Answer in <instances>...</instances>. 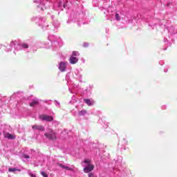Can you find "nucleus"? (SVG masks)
I'll return each mask as SVG.
<instances>
[{
    "label": "nucleus",
    "instance_id": "1",
    "mask_svg": "<svg viewBox=\"0 0 177 177\" xmlns=\"http://www.w3.org/2000/svg\"><path fill=\"white\" fill-rule=\"evenodd\" d=\"M84 164H87V165L83 169L85 174H89V172H92V171L95 169V166L91 164L92 160L90 159H84Z\"/></svg>",
    "mask_w": 177,
    "mask_h": 177
},
{
    "label": "nucleus",
    "instance_id": "2",
    "mask_svg": "<svg viewBox=\"0 0 177 177\" xmlns=\"http://www.w3.org/2000/svg\"><path fill=\"white\" fill-rule=\"evenodd\" d=\"M39 118L41 121H47L48 122H51V121H53V118L52 116L45 114L39 115Z\"/></svg>",
    "mask_w": 177,
    "mask_h": 177
},
{
    "label": "nucleus",
    "instance_id": "3",
    "mask_svg": "<svg viewBox=\"0 0 177 177\" xmlns=\"http://www.w3.org/2000/svg\"><path fill=\"white\" fill-rule=\"evenodd\" d=\"M44 136L50 140H56V139H57L56 137V133L53 131H51L50 133H46Z\"/></svg>",
    "mask_w": 177,
    "mask_h": 177
},
{
    "label": "nucleus",
    "instance_id": "4",
    "mask_svg": "<svg viewBox=\"0 0 177 177\" xmlns=\"http://www.w3.org/2000/svg\"><path fill=\"white\" fill-rule=\"evenodd\" d=\"M3 136L6 139H10V140H14L16 139V135L10 134V133L3 132Z\"/></svg>",
    "mask_w": 177,
    "mask_h": 177
},
{
    "label": "nucleus",
    "instance_id": "5",
    "mask_svg": "<svg viewBox=\"0 0 177 177\" xmlns=\"http://www.w3.org/2000/svg\"><path fill=\"white\" fill-rule=\"evenodd\" d=\"M67 66L66 62H62L59 63V70H60V71H62V73L66 71V68Z\"/></svg>",
    "mask_w": 177,
    "mask_h": 177
},
{
    "label": "nucleus",
    "instance_id": "6",
    "mask_svg": "<svg viewBox=\"0 0 177 177\" xmlns=\"http://www.w3.org/2000/svg\"><path fill=\"white\" fill-rule=\"evenodd\" d=\"M32 129H37V131H45V127L42 125H32Z\"/></svg>",
    "mask_w": 177,
    "mask_h": 177
},
{
    "label": "nucleus",
    "instance_id": "7",
    "mask_svg": "<svg viewBox=\"0 0 177 177\" xmlns=\"http://www.w3.org/2000/svg\"><path fill=\"white\" fill-rule=\"evenodd\" d=\"M69 62L71 64H75V63H78V58L75 57H71Z\"/></svg>",
    "mask_w": 177,
    "mask_h": 177
},
{
    "label": "nucleus",
    "instance_id": "8",
    "mask_svg": "<svg viewBox=\"0 0 177 177\" xmlns=\"http://www.w3.org/2000/svg\"><path fill=\"white\" fill-rule=\"evenodd\" d=\"M84 102L88 106H93V104H95V101L90 99H84Z\"/></svg>",
    "mask_w": 177,
    "mask_h": 177
},
{
    "label": "nucleus",
    "instance_id": "9",
    "mask_svg": "<svg viewBox=\"0 0 177 177\" xmlns=\"http://www.w3.org/2000/svg\"><path fill=\"white\" fill-rule=\"evenodd\" d=\"M57 165H59V167H61V168H63L64 169H66L67 171H74V169H73V168L71 167H68L66 165H64L62 164L58 163Z\"/></svg>",
    "mask_w": 177,
    "mask_h": 177
},
{
    "label": "nucleus",
    "instance_id": "10",
    "mask_svg": "<svg viewBox=\"0 0 177 177\" xmlns=\"http://www.w3.org/2000/svg\"><path fill=\"white\" fill-rule=\"evenodd\" d=\"M39 104V102L37 100H33L30 104L29 106L30 107H34V106H38Z\"/></svg>",
    "mask_w": 177,
    "mask_h": 177
},
{
    "label": "nucleus",
    "instance_id": "11",
    "mask_svg": "<svg viewBox=\"0 0 177 177\" xmlns=\"http://www.w3.org/2000/svg\"><path fill=\"white\" fill-rule=\"evenodd\" d=\"M16 171H18V172H20L21 170L20 169H16V168L8 169V172H12L13 174H15Z\"/></svg>",
    "mask_w": 177,
    "mask_h": 177
},
{
    "label": "nucleus",
    "instance_id": "12",
    "mask_svg": "<svg viewBox=\"0 0 177 177\" xmlns=\"http://www.w3.org/2000/svg\"><path fill=\"white\" fill-rule=\"evenodd\" d=\"M75 56H80L78 51H73L71 57H75Z\"/></svg>",
    "mask_w": 177,
    "mask_h": 177
},
{
    "label": "nucleus",
    "instance_id": "13",
    "mask_svg": "<svg viewBox=\"0 0 177 177\" xmlns=\"http://www.w3.org/2000/svg\"><path fill=\"white\" fill-rule=\"evenodd\" d=\"M85 114H86V111L85 110L79 112V115H85Z\"/></svg>",
    "mask_w": 177,
    "mask_h": 177
},
{
    "label": "nucleus",
    "instance_id": "14",
    "mask_svg": "<svg viewBox=\"0 0 177 177\" xmlns=\"http://www.w3.org/2000/svg\"><path fill=\"white\" fill-rule=\"evenodd\" d=\"M41 175L43 177H49V176H48L45 171H41Z\"/></svg>",
    "mask_w": 177,
    "mask_h": 177
},
{
    "label": "nucleus",
    "instance_id": "15",
    "mask_svg": "<svg viewBox=\"0 0 177 177\" xmlns=\"http://www.w3.org/2000/svg\"><path fill=\"white\" fill-rule=\"evenodd\" d=\"M115 19L116 20H118V21L120 20L121 18L120 17V15H118V13L115 14Z\"/></svg>",
    "mask_w": 177,
    "mask_h": 177
},
{
    "label": "nucleus",
    "instance_id": "16",
    "mask_svg": "<svg viewBox=\"0 0 177 177\" xmlns=\"http://www.w3.org/2000/svg\"><path fill=\"white\" fill-rule=\"evenodd\" d=\"M22 47H24V48H28V44H22Z\"/></svg>",
    "mask_w": 177,
    "mask_h": 177
},
{
    "label": "nucleus",
    "instance_id": "17",
    "mask_svg": "<svg viewBox=\"0 0 177 177\" xmlns=\"http://www.w3.org/2000/svg\"><path fill=\"white\" fill-rule=\"evenodd\" d=\"M88 177H95V175L93 174V173H89Z\"/></svg>",
    "mask_w": 177,
    "mask_h": 177
},
{
    "label": "nucleus",
    "instance_id": "18",
    "mask_svg": "<svg viewBox=\"0 0 177 177\" xmlns=\"http://www.w3.org/2000/svg\"><path fill=\"white\" fill-rule=\"evenodd\" d=\"M24 158H30L28 155H24Z\"/></svg>",
    "mask_w": 177,
    "mask_h": 177
},
{
    "label": "nucleus",
    "instance_id": "19",
    "mask_svg": "<svg viewBox=\"0 0 177 177\" xmlns=\"http://www.w3.org/2000/svg\"><path fill=\"white\" fill-rule=\"evenodd\" d=\"M30 176L31 177H37V176H35V174H30Z\"/></svg>",
    "mask_w": 177,
    "mask_h": 177
},
{
    "label": "nucleus",
    "instance_id": "20",
    "mask_svg": "<svg viewBox=\"0 0 177 177\" xmlns=\"http://www.w3.org/2000/svg\"><path fill=\"white\" fill-rule=\"evenodd\" d=\"M0 135H1V133H0Z\"/></svg>",
    "mask_w": 177,
    "mask_h": 177
}]
</instances>
